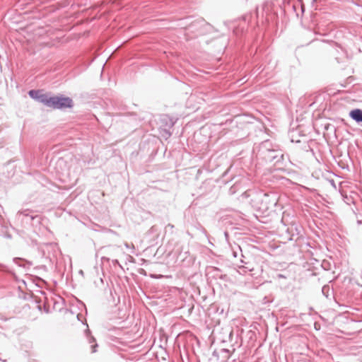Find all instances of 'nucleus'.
<instances>
[{"label": "nucleus", "mask_w": 362, "mask_h": 362, "mask_svg": "<svg viewBox=\"0 0 362 362\" xmlns=\"http://www.w3.org/2000/svg\"><path fill=\"white\" fill-rule=\"evenodd\" d=\"M73 106V101L69 97H52L51 106L54 109L71 108Z\"/></svg>", "instance_id": "nucleus-1"}, {"label": "nucleus", "mask_w": 362, "mask_h": 362, "mask_svg": "<svg viewBox=\"0 0 362 362\" xmlns=\"http://www.w3.org/2000/svg\"><path fill=\"white\" fill-rule=\"evenodd\" d=\"M349 116L357 122H362V110L354 109L349 112Z\"/></svg>", "instance_id": "nucleus-2"}, {"label": "nucleus", "mask_w": 362, "mask_h": 362, "mask_svg": "<svg viewBox=\"0 0 362 362\" xmlns=\"http://www.w3.org/2000/svg\"><path fill=\"white\" fill-rule=\"evenodd\" d=\"M46 94L43 93L42 90H31L29 91V95L37 100H39L40 102L43 99Z\"/></svg>", "instance_id": "nucleus-3"}, {"label": "nucleus", "mask_w": 362, "mask_h": 362, "mask_svg": "<svg viewBox=\"0 0 362 362\" xmlns=\"http://www.w3.org/2000/svg\"><path fill=\"white\" fill-rule=\"evenodd\" d=\"M20 215L24 216L25 218H29L30 221L37 219V221H40V218L38 216H33V214H30L27 213L26 211L21 212Z\"/></svg>", "instance_id": "nucleus-4"}, {"label": "nucleus", "mask_w": 362, "mask_h": 362, "mask_svg": "<svg viewBox=\"0 0 362 362\" xmlns=\"http://www.w3.org/2000/svg\"><path fill=\"white\" fill-rule=\"evenodd\" d=\"M322 293L325 297L328 298L332 293V290H331V288L329 287V286H328V285L324 286L322 288Z\"/></svg>", "instance_id": "nucleus-5"}, {"label": "nucleus", "mask_w": 362, "mask_h": 362, "mask_svg": "<svg viewBox=\"0 0 362 362\" xmlns=\"http://www.w3.org/2000/svg\"><path fill=\"white\" fill-rule=\"evenodd\" d=\"M52 97H49L47 94L45 95L43 99L40 101L42 103L46 105L48 107L51 106Z\"/></svg>", "instance_id": "nucleus-6"}, {"label": "nucleus", "mask_w": 362, "mask_h": 362, "mask_svg": "<svg viewBox=\"0 0 362 362\" xmlns=\"http://www.w3.org/2000/svg\"><path fill=\"white\" fill-rule=\"evenodd\" d=\"M239 271L238 272L240 274H243L245 273H246L247 271H252L253 270V268H250L249 267H245V266H240L239 267Z\"/></svg>", "instance_id": "nucleus-7"}, {"label": "nucleus", "mask_w": 362, "mask_h": 362, "mask_svg": "<svg viewBox=\"0 0 362 362\" xmlns=\"http://www.w3.org/2000/svg\"><path fill=\"white\" fill-rule=\"evenodd\" d=\"M98 346V344H95L94 345H92L91 346V348H92V352L93 353H95L96 352V347Z\"/></svg>", "instance_id": "nucleus-8"}, {"label": "nucleus", "mask_w": 362, "mask_h": 362, "mask_svg": "<svg viewBox=\"0 0 362 362\" xmlns=\"http://www.w3.org/2000/svg\"><path fill=\"white\" fill-rule=\"evenodd\" d=\"M168 228H170L173 229V228H174V226H173V225H172V224H170V223H169V224L166 226V229H167Z\"/></svg>", "instance_id": "nucleus-9"}, {"label": "nucleus", "mask_w": 362, "mask_h": 362, "mask_svg": "<svg viewBox=\"0 0 362 362\" xmlns=\"http://www.w3.org/2000/svg\"><path fill=\"white\" fill-rule=\"evenodd\" d=\"M93 341H95V339H94L93 337H90L89 338V342H90V343H92Z\"/></svg>", "instance_id": "nucleus-10"}, {"label": "nucleus", "mask_w": 362, "mask_h": 362, "mask_svg": "<svg viewBox=\"0 0 362 362\" xmlns=\"http://www.w3.org/2000/svg\"><path fill=\"white\" fill-rule=\"evenodd\" d=\"M112 262H113V264H118V265H119V262H118V260H117V259H115V260H113Z\"/></svg>", "instance_id": "nucleus-11"}, {"label": "nucleus", "mask_w": 362, "mask_h": 362, "mask_svg": "<svg viewBox=\"0 0 362 362\" xmlns=\"http://www.w3.org/2000/svg\"><path fill=\"white\" fill-rule=\"evenodd\" d=\"M240 262L245 264H247V263L246 262H245L243 259H241Z\"/></svg>", "instance_id": "nucleus-12"}, {"label": "nucleus", "mask_w": 362, "mask_h": 362, "mask_svg": "<svg viewBox=\"0 0 362 362\" xmlns=\"http://www.w3.org/2000/svg\"><path fill=\"white\" fill-rule=\"evenodd\" d=\"M233 255H234V257H236V256H237V254H236V252H233Z\"/></svg>", "instance_id": "nucleus-13"}, {"label": "nucleus", "mask_w": 362, "mask_h": 362, "mask_svg": "<svg viewBox=\"0 0 362 362\" xmlns=\"http://www.w3.org/2000/svg\"><path fill=\"white\" fill-rule=\"evenodd\" d=\"M125 246H126L127 247H129V245H128V244H127V243H126V244H125Z\"/></svg>", "instance_id": "nucleus-14"}]
</instances>
